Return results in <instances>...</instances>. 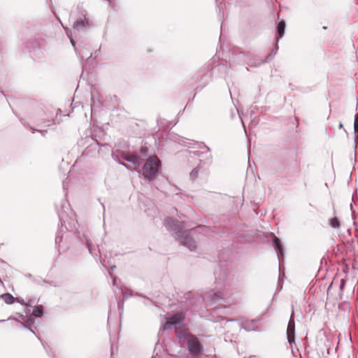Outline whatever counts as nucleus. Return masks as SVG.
<instances>
[{"label":"nucleus","instance_id":"1","mask_svg":"<svg viewBox=\"0 0 358 358\" xmlns=\"http://www.w3.org/2000/svg\"><path fill=\"white\" fill-rule=\"evenodd\" d=\"M165 224L169 230L176 231L177 238L182 245L187 247L190 250H194L196 248V244L189 236V232L186 231H181V228L178 222L174 221L171 218H166L165 220Z\"/></svg>","mask_w":358,"mask_h":358},{"label":"nucleus","instance_id":"2","mask_svg":"<svg viewBox=\"0 0 358 358\" xmlns=\"http://www.w3.org/2000/svg\"><path fill=\"white\" fill-rule=\"evenodd\" d=\"M159 165L160 161L156 156L149 157L143 167V176L148 180H152L158 171Z\"/></svg>","mask_w":358,"mask_h":358},{"label":"nucleus","instance_id":"3","mask_svg":"<svg viewBox=\"0 0 358 358\" xmlns=\"http://www.w3.org/2000/svg\"><path fill=\"white\" fill-rule=\"evenodd\" d=\"M187 345L189 351L192 355L197 356L201 353L202 348L196 337L189 336L187 340Z\"/></svg>","mask_w":358,"mask_h":358},{"label":"nucleus","instance_id":"4","mask_svg":"<svg viewBox=\"0 0 358 358\" xmlns=\"http://www.w3.org/2000/svg\"><path fill=\"white\" fill-rule=\"evenodd\" d=\"M295 322L294 320V311L292 310L287 329V336L290 345L294 343Z\"/></svg>","mask_w":358,"mask_h":358},{"label":"nucleus","instance_id":"5","mask_svg":"<svg viewBox=\"0 0 358 358\" xmlns=\"http://www.w3.org/2000/svg\"><path fill=\"white\" fill-rule=\"evenodd\" d=\"M185 319V315L183 313H177L174 315L172 317H170L167 320L166 323L164 325V329H166L170 328L171 326H177L180 324Z\"/></svg>","mask_w":358,"mask_h":358},{"label":"nucleus","instance_id":"6","mask_svg":"<svg viewBox=\"0 0 358 358\" xmlns=\"http://www.w3.org/2000/svg\"><path fill=\"white\" fill-rule=\"evenodd\" d=\"M91 27V23L85 15L80 17L73 23V28L78 31H84Z\"/></svg>","mask_w":358,"mask_h":358},{"label":"nucleus","instance_id":"7","mask_svg":"<svg viewBox=\"0 0 358 358\" xmlns=\"http://www.w3.org/2000/svg\"><path fill=\"white\" fill-rule=\"evenodd\" d=\"M124 159L129 162L132 163L134 165L133 169L135 170L138 169V166L141 163V159H140V157L135 155H127L124 157Z\"/></svg>","mask_w":358,"mask_h":358},{"label":"nucleus","instance_id":"8","mask_svg":"<svg viewBox=\"0 0 358 358\" xmlns=\"http://www.w3.org/2000/svg\"><path fill=\"white\" fill-rule=\"evenodd\" d=\"M285 29V22L284 21H280L278 25V37H277V38H276L277 43L278 42L279 38L282 37V36L284 35Z\"/></svg>","mask_w":358,"mask_h":358},{"label":"nucleus","instance_id":"9","mask_svg":"<svg viewBox=\"0 0 358 358\" xmlns=\"http://www.w3.org/2000/svg\"><path fill=\"white\" fill-rule=\"evenodd\" d=\"M6 304H12L15 301V298L9 293H5L0 296Z\"/></svg>","mask_w":358,"mask_h":358},{"label":"nucleus","instance_id":"10","mask_svg":"<svg viewBox=\"0 0 358 358\" xmlns=\"http://www.w3.org/2000/svg\"><path fill=\"white\" fill-rule=\"evenodd\" d=\"M273 244L275 245V249L278 252V257L280 255H282V247L280 241L277 237H274Z\"/></svg>","mask_w":358,"mask_h":358},{"label":"nucleus","instance_id":"11","mask_svg":"<svg viewBox=\"0 0 358 358\" xmlns=\"http://www.w3.org/2000/svg\"><path fill=\"white\" fill-rule=\"evenodd\" d=\"M354 129H355V141L357 143H358V113L356 114L355 117Z\"/></svg>","mask_w":358,"mask_h":358},{"label":"nucleus","instance_id":"12","mask_svg":"<svg viewBox=\"0 0 358 358\" xmlns=\"http://www.w3.org/2000/svg\"><path fill=\"white\" fill-rule=\"evenodd\" d=\"M33 315L36 317H41L43 315V307L41 306L35 307L33 310Z\"/></svg>","mask_w":358,"mask_h":358},{"label":"nucleus","instance_id":"13","mask_svg":"<svg viewBox=\"0 0 358 358\" xmlns=\"http://www.w3.org/2000/svg\"><path fill=\"white\" fill-rule=\"evenodd\" d=\"M329 224L334 229H338L340 227V223L336 217H334L329 220Z\"/></svg>","mask_w":358,"mask_h":358},{"label":"nucleus","instance_id":"14","mask_svg":"<svg viewBox=\"0 0 358 358\" xmlns=\"http://www.w3.org/2000/svg\"><path fill=\"white\" fill-rule=\"evenodd\" d=\"M198 173H199V169L198 168H195L194 169L192 172L190 173V178L192 179V180H194L197 178L198 176Z\"/></svg>","mask_w":358,"mask_h":358},{"label":"nucleus","instance_id":"15","mask_svg":"<svg viewBox=\"0 0 358 358\" xmlns=\"http://www.w3.org/2000/svg\"><path fill=\"white\" fill-rule=\"evenodd\" d=\"M66 34H67V35L69 36V38H70V39H71V43H72V45H73V46H75V41L72 39L71 36L69 34V29H66Z\"/></svg>","mask_w":358,"mask_h":358},{"label":"nucleus","instance_id":"16","mask_svg":"<svg viewBox=\"0 0 358 358\" xmlns=\"http://www.w3.org/2000/svg\"><path fill=\"white\" fill-rule=\"evenodd\" d=\"M220 297V294H217V293H216V294H214V297H213V299L212 300H213V301H216V300H217Z\"/></svg>","mask_w":358,"mask_h":358},{"label":"nucleus","instance_id":"17","mask_svg":"<svg viewBox=\"0 0 358 358\" xmlns=\"http://www.w3.org/2000/svg\"><path fill=\"white\" fill-rule=\"evenodd\" d=\"M276 43H278L276 42ZM278 44H276V45H275V48H274V50H272V53H273V55L276 54L277 50H278Z\"/></svg>","mask_w":358,"mask_h":358},{"label":"nucleus","instance_id":"18","mask_svg":"<svg viewBox=\"0 0 358 358\" xmlns=\"http://www.w3.org/2000/svg\"><path fill=\"white\" fill-rule=\"evenodd\" d=\"M17 301L20 303L21 304H24V301L23 299L17 298Z\"/></svg>","mask_w":358,"mask_h":358},{"label":"nucleus","instance_id":"19","mask_svg":"<svg viewBox=\"0 0 358 358\" xmlns=\"http://www.w3.org/2000/svg\"><path fill=\"white\" fill-rule=\"evenodd\" d=\"M141 152L143 153V155H145L146 152H147V149L146 148H142L141 150Z\"/></svg>","mask_w":358,"mask_h":358},{"label":"nucleus","instance_id":"20","mask_svg":"<svg viewBox=\"0 0 358 358\" xmlns=\"http://www.w3.org/2000/svg\"><path fill=\"white\" fill-rule=\"evenodd\" d=\"M339 129H341L343 128V124L342 123H340L339 124V126H338Z\"/></svg>","mask_w":358,"mask_h":358},{"label":"nucleus","instance_id":"21","mask_svg":"<svg viewBox=\"0 0 358 358\" xmlns=\"http://www.w3.org/2000/svg\"><path fill=\"white\" fill-rule=\"evenodd\" d=\"M40 132H41L43 135H44V132H45V131H40Z\"/></svg>","mask_w":358,"mask_h":358},{"label":"nucleus","instance_id":"22","mask_svg":"<svg viewBox=\"0 0 358 358\" xmlns=\"http://www.w3.org/2000/svg\"><path fill=\"white\" fill-rule=\"evenodd\" d=\"M152 358H155V357H152Z\"/></svg>","mask_w":358,"mask_h":358}]
</instances>
